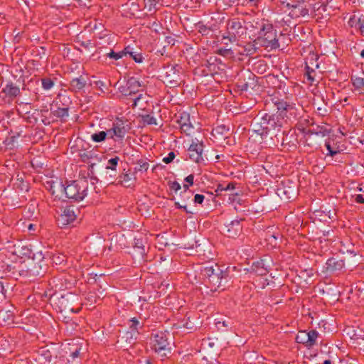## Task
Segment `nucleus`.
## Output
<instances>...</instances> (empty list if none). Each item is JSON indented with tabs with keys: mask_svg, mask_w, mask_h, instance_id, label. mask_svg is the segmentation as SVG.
Masks as SVG:
<instances>
[{
	"mask_svg": "<svg viewBox=\"0 0 364 364\" xmlns=\"http://www.w3.org/2000/svg\"><path fill=\"white\" fill-rule=\"evenodd\" d=\"M252 26L257 31V38L254 41L256 44L270 50L279 47L277 31L268 20H257Z\"/></svg>",
	"mask_w": 364,
	"mask_h": 364,
	"instance_id": "1",
	"label": "nucleus"
},
{
	"mask_svg": "<svg viewBox=\"0 0 364 364\" xmlns=\"http://www.w3.org/2000/svg\"><path fill=\"white\" fill-rule=\"evenodd\" d=\"M58 188L61 191H64L68 198L80 201L82 200L87 195V182L85 181H73L66 186L62 183H57L56 186H51L52 193L55 194V188Z\"/></svg>",
	"mask_w": 364,
	"mask_h": 364,
	"instance_id": "2",
	"label": "nucleus"
},
{
	"mask_svg": "<svg viewBox=\"0 0 364 364\" xmlns=\"http://www.w3.org/2000/svg\"><path fill=\"white\" fill-rule=\"evenodd\" d=\"M247 28L245 21L240 18H232L227 23V33L223 36V40L230 43L235 42L246 36Z\"/></svg>",
	"mask_w": 364,
	"mask_h": 364,
	"instance_id": "3",
	"label": "nucleus"
},
{
	"mask_svg": "<svg viewBox=\"0 0 364 364\" xmlns=\"http://www.w3.org/2000/svg\"><path fill=\"white\" fill-rule=\"evenodd\" d=\"M151 344L153 350L162 359L171 352V342L169 333L164 331H157L152 334Z\"/></svg>",
	"mask_w": 364,
	"mask_h": 364,
	"instance_id": "4",
	"label": "nucleus"
},
{
	"mask_svg": "<svg viewBox=\"0 0 364 364\" xmlns=\"http://www.w3.org/2000/svg\"><path fill=\"white\" fill-rule=\"evenodd\" d=\"M318 336V333L316 330H311L309 332L301 331L297 334L296 341L310 348L315 345Z\"/></svg>",
	"mask_w": 364,
	"mask_h": 364,
	"instance_id": "5",
	"label": "nucleus"
},
{
	"mask_svg": "<svg viewBox=\"0 0 364 364\" xmlns=\"http://www.w3.org/2000/svg\"><path fill=\"white\" fill-rule=\"evenodd\" d=\"M203 144L202 141H199L197 139L192 140V143L188 149V154L190 159L196 163H200L203 161Z\"/></svg>",
	"mask_w": 364,
	"mask_h": 364,
	"instance_id": "6",
	"label": "nucleus"
},
{
	"mask_svg": "<svg viewBox=\"0 0 364 364\" xmlns=\"http://www.w3.org/2000/svg\"><path fill=\"white\" fill-rule=\"evenodd\" d=\"M274 124H275L274 119H269L267 121L264 118H261L255 119L252 126L253 131L263 138L266 136L270 131L269 125L273 126Z\"/></svg>",
	"mask_w": 364,
	"mask_h": 364,
	"instance_id": "7",
	"label": "nucleus"
},
{
	"mask_svg": "<svg viewBox=\"0 0 364 364\" xmlns=\"http://www.w3.org/2000/svg\"><path fill=\"white\" fill-rule=\"evenodd\" d=\"M107 130L108 138L112 139L114 141L122 139L127 132V129L122 121L114 122L112 128Z\"/></svg>",
	"mask_w": 364,
	"mask_h": 364,
	"instance_id": "8",
	"label": "nucleus"
},
{
	"mask_svg": "<svg viewBox=\"0 0 364 364\" xmlns=\"http://www.w3.org/2000/svg\"><path fill=\"white\" fill-rule=\"evenodd\" d=\"M144 85L136 78L131 77L127 82V87L123 88L121 92L125 96H135L142 91Z\"/></svg>",
	"mask_w": 364,
	"mask_h": 364,
	"instance_id": "9",
	"label": "nucleus"
},
{
	"mask_svg": "<svg viewBox=\"0 0 364 364\" xmlns=\"http://www.w3.org/2000/svg\"><path fill=\"white\" fill-rule=\"evenodd\" d=\"M177 122L180 126L181 132L186 135L191 134L194 127L191 122L189 113L186 112L180 113L177 118Z\"/></svg>",
	"mask_w": 364,
	"mask_h": 364,
	"instance_id": "10",
	"label": "nucleus"
},
{
	"mask_svg": "<svg viewBox=\"0 0 364 364\" xmlns=\"http://www.w3.org/2000/svg\"><path fill=\"white\" fill-rule=\"evenodd\" d=\"M256 85L255 75L248 73L247 75L240 77L237 82V87L242 91H247L250 88H253Z\"/></svg>",
	"mask_w": 364,
	"mask_h": 364,
	"instance_id": "11",
	"label": "nucleus"
},
{
	"mask_svg": "<svg viewBox=\"0 0 364 364\" xmlns=\"http://www.w3.org/2000/svg\"><path fill=\"white\" fill-rule=\"evenodd\" d=\"M225 228L227 236L232 238L238 236L242 230L240 221L238 220L231 221Z\"/></svg>",
	"mask_w": 364,
	"mask_h": 364,
	"instance_id": "12",
	"label": "nucleus"
},
{
	"mask_svg": "<svg viewBox=\"0 0 364 364\" xmlns=\"http://www.w3.org/2000/svg\"><path fill=\"white\" fill-rule=\"evenodd\" d=\"M277 106L281 115L287 117L296 115V108L293 105L288 104L286 102H279Z\"/></svg>",
	"mask_w": 364,
	"mask_h": 364,
	"instance_id": "13",
	"label": "nucleus"
},
{
	"mask_svg": "<svg viewBox=\"0 0 364 364\" xmlns=\"http://www.w3.org/2000/svg\"><path fill=\"white\" fill-rule=\"evenodd\" d=\"M166 80L172 87L179 85L181 81L179 71L176 70L175 67L171 68L169 71L166 72Z\"/></svg>",
	"mask_w": 364,
	"mask_h": 364,
	"instance_id": "14",
	"label": "nucleus"
},
{
	"mask_svg": "<svg viewBox=\"0 0 364 364\" xmlns=\"http://www.w3.org/2000/svg\"><path fill=\"white\" fill-rule=\"evenodd\" d=\"M63 225L69 224L76 219L75 210L71 207H66L60 216Z\"/></svg>",
	"mask_w": 364,
	"mask_h": 364,
	"instance_id": "15",
	"label": "nucleus"
},
{
	"mask_svg": "<svg viewBox=\"0 0 364 364\" xmlns=\"http://www.w3.org/2000/svg\"><path fill=\"white\" fill-rule=\"evenodd\" d=\"M344 267V262L336 258H330L326 262V269L329 272H334L341 270Z\"/></svg>",
	"mask_w": 364,
	"mask_h": 364,
	"instance_id": "16",
	"label": "nucleus"
},
{
	"mask_svg": "<svg viewBox=\"0 0 364 364\" xmlns=\"http://www.w3.org/2000/svg\"><path fill=\"white\" fill-rule=\"evenodd\" d=\"M222 273V270L216 266V273L208 279V282L212 289L216 290L217 288L220 287L223 279Z\"/></svg>",
	"mask_w": 364,
	"mask_h": 364,
	"instance_id": "17",
	"label": "nucleus"
},
{
	"mask_svg": "<svg viewBox=\"0 0 364 364\" xmlns=\"http://www.w3.org/2000/svg\"><path fill=\"white\" fill-rule=\"evenodd\" d=\"M287 6L290 7L289 4H288ZM291 8H292V9L290 12V14L293 17H304L309 15V9H306V7H304L301 4L291 5Z\"/></svg>",
	"mask_w": 364,
	"mask_h": 364,
	"instance_id": "18",
	"label": "nucleus"
},
{
	"mask_svg": "<svg viewBox=\"0 0 364 364\" xmlns=\"http://www.w3.org/2000/svg\"><path fill=\"white\" fill-rule=\"evenodd\" d=\"M251 271L256 274L261 276L266 275L268 272L267 269L264 267V264L262 260L253 262L252 265L251 266Z\"/></svg>",
	"mask_w": 364,
	"mask_h": 364,
	"instance_id": "19",
	"label": "nucleus"
},
{
	"mask_svg": "<svg viewBox=\"0 0 364 364\" xmlns=\"http://www.w3.org/2000/svg\"><path fill=\"white\" fill-rule=\"evenodd\" d=\"M2 92L6 96L15 97L20 94V89L13 83H9L3 88Z\"/></svg>",
	"mask_w": 364,
	"mask_h": 364,
	"instance_id": "20",
	"label": "nucleus"
},
{
	"mask_svg": "<svg viewBox=\"0 0 364 364\" xmlns=\"http://www.w3.org/2000/svg\"><path fill=\"white\" fill-rule=\"evenodd\" d=\"M85 85L86 80L82 76L74 78L70 81V88L75 92L84 88Z\"/></svg>",
	"mask_w": 364,
	"mask_h": 364,
	"instance_id": "21",
	"label": "nucleus"
},
{
	"mask_svg": "<svg viewBox=\"0 0 364 364\" xmlns=\"http://www.w3.org/2000/svg\"><path fill=\"white\" fill-rule=\"evenodd\" d=\"M119 178V183L124 187L129 188L134 185L135 178H132L129 173H122Z\"/></svg>",
	"mask_w": 364,
	"mask_h": 364,
	"instance_id": "22",
	"label": "nucleus"
},
{
	"mask_svg": "<svg viewBox=\"0 0 364 364\" xmlns=\"http://www.w3.org/2000/svg\"><path fill=\"white\" fill-rule=\"evenodd\" d=\"M353 85L355 90L360 94L364 93V78L360 77H354L351 79Z\"/></svg>",
	"mask_w": 364,
	"mask_h": 364,
	"instance_id": "23",
	"label": "nucleus"
},
{
	"mask_svg": "<svg viewBox=\"0 0 364 364\" xmlns=\"http://www.w3.org/2000/svg\"><path fill=\"white\" fill-rule=\"evenodd\" d=\"M146 96L145 94L141 92L138 93L132 98L133 105L132 107H135L137 106H143L144 104H146L147 102Z\"/></svg>",
	"mask_w": 364,
	"mask_h": 364,
	"instance_id": "24",
	"label": "nucleus"
},
{
	"mask_svg": "<svg viewBox=\"0 0 364 364\" xmlns=\"http://www.w3.org/2000/svg\"><path fill=\"white\" fill-rule=\"evenodd\" d=\"M129 52V46H127L124 48V49L122 51H119L118 53L111 51L109 53L107 54V56L113 58L114 60H118L122 58L123 56H126L127 55V53Z\"/></svg>",
	"mask_w": 364,
	"mask_h": 364,
	"instance_id": "25",
	"label": "nucleus"
},
{
	"mask_svg": "<svg viewBox=\"0 0 364 364\" xmlns=\"http://www.w3.org/2000/svg\"><path fill=\"white\" fill-rule=\"evenodd\" d=\"M107 136L108 137V130L106 132L100 131L92 134L91 135V139L95 142H102L105 140Z\"/></svg>",
	"mask_w": 364,
	"mask_h": 364,
	"instance_id": "26",
	"label": "nucleus"
},
{
	"mask_svg": "<svg viewBox=\"0 0 364 364\" xmlns=\"http://www.w3.org/2000/svg\"><path fill=\"white\" fill-rule=\"evenodd\" d=\"M313 10L314 12V16H317V19H318L321 18V16H322L321 11H326V6L323 3H316L313 6Z\"/></svg>",
	"mask_w": 364,
	"mask_h": 364,
	"instance_id": "27",
	"label": "nucleus"
},
{
	"mask_svg": "<svg viewBox=\"0 0 364 364\" xmlns=\"http://www.w3.org/2000/svg\"><path fill=\"white\" fill-rule=\"evenodd\" d=\"M51 112L54 117L63 119L68 116V108L58 107L56 109L52 110Z\"/></svg>",
	"mask_w": 364,
	"mask_h": 364,
	"instance_id": "28",
	"label": "nucleus"
},
{
	"mask_svg": "<svg viewBox=\"0 0 364 364\" xmlns=\"http://www.w3.org/2000/svg\"><path fill=\"white\" fill-rule=\"evenodd\" d=\"M306 76L307 80L312 83L314 81V77L316 75L314 66H311L309 62H306Z\"/></svg>",
	"mask_w": 364,
	"mask_h": 364,
	"instance_id": "29",
	"label": "nucleus"
},
{
	"mask_svg": "<svg viewBox=\"0 0 364 364\" xmlns=\"http://www.w3.org/2000/svg\"><path fill=\"white\" fill-rule=\"evenodd\" d=\"M229 132V128L227 127L225 125H220L218 126L215 128L213 129L212 134L213 136H215L216 134H226Z\"/></svg>",
	"mask_w": 364,
	"mask_h": 364,
	"instance_id": "30",
	"label": "nucleus"
},
{
	"mask_svg": "<svg viewBox=\"0 0 364 364\" xmlns=\"http://www.w3.org/2000/svg\"><path fill=\"white\" fill-rule=\"evenodd\" d=\"M215 273H216V269H215L213 266L205 267L202 270L203 275L204 277H207L208 279H210Z\"/></svg>",
	"mask_w": 364,
	"mask_h": 364,
	"instance_id": "31",
	"label": "nucleus"
},
{
	"mask_svg": "<svg viewBox=\"0 0 364 364\" xmlns=\"http://www.w3.org/2000/svg\"><path fill=\"white\" fill-rule=\"evenodd\" d=\"M119 159L118 156H115L114 158L110 159L107 161V164L106 166V169H110L112 171H115L118 164Z\"/></svg>",
	"mask_w": 364,
	"mask_h": 364,
	"instance_id": "32",
	"label": "nucleus"
},
{
	"mask_svg": "<svg viewBox=\"0 0 364 364\" xmlns=\"http://www.w3.org/2000/svg\"><path fill=\"white\" fill-rule=\"evenodd\" d=\"M142 121L144 124H148V125H156V119L155 117H154L152 115L150 114H146L142 116Z\"/></svg>",
	"mask_w": 364,
	"mask_h": 364,
	"instance_id": "33",
	"label": "nucleus"
},
{
	"mask_svg": "<svg viewBox=\"0 0 364 364\" xmlns=\"http://www.w3.org/2000/svg\"><path fill=\"white\" fill-rule=\"evenodd\" d=\"M42 87L44 90H50L54 85V82L48 77L43 78L41 80Z\"/></svg>",
	"mask_w": 364,
	"mask_h": 364,
	"instance_id": "34",
	"label": "nucleus"
},
{
	"mask_svg": "<svg viewBox=\"0 0 364 364\" xmlns=\"http://www.w3.org/2000/svg\"><path fill=\"white\" fill-rule=\"evenodd\" d=\"M149 164L143 160H139L137 162V166L135 169L138 171H146L149 168Z\"/></svg>",
	"mask_w": 364,
	"mask_h": 364,
	"instance_id": "35",
	"label": "nucleus"
},
{
	"mask_svg": "<svg viewBox=\"0 0 364 364\" xmlns=\"http://www.w3.org/2000/svg\"><path fill=\"white\" fill-rule=\"evenodd\" d=\"M198 31L202 35H208L211 31V29L206 25L198 23L197 25Z\"/></svg>",
	"mask_w": 364,
	"mask_h": 364,
	"instance_id": "36",
	"label": "nucleus"
},
{
	"mask_svg": "<svg viewBox=\"0 0 364 364\" xmlns=\"http://www.w3.org/2000/svg\"><path fill=\"white\" fill-rule=\"evenodd\" d=\"M129 328L132 330H138V328H141L143 326V323H140L139 321L136 318H132L129 320Z\"/></svg>",
	"mask_w": 364,
	"mask_h": 364,
	"instance_id": "37",
	"label": "nucleus"
},
{
	"mask_svg": "<svg viewBox=\"0 0 364 364\" xmlns=\"http://www.w3.org/2000/svg\"><path fill=\"white\" fill-rule=\"evenodd\" d=\"M318 58L314 55H312L307 58L306 62H309L311 66H314V70L318 68V63L317 62Z\"/></svg>",
	"mask_w": 364,
	"mask_h": 364,
	"instance_id": "38",
	"label": "nucleus"
},
{
	"mask_svg": "<svg viewBox=\"0 0 364 364\" xmlns=\"http://www.w3.org/2000/svg\"><path fill=\"white\" fill-rule=\"evenodd\" d=\"M127 55H129L136 63H141L143 60V57L141 54L132 52L130 48L129 52L127 53Z\"/></svg>",
	"mask_w": 364,
	"mask_h": 364,
	"instance_id": "39",
	"label": "nucleus"
},
{
	"mask_svg": "<svg viewBox=\"0 0 364 364\" xmlns=\"http://www.w3.org/2000/svg\"><path fill=\"white\" fill-rule=\"evenodd\" d=\"M189 186L190 185H188V184H184L183 185L184 191L181 193V196H186L188 200H189L192 196V193H191V191H188Z\"/></svg>",
	"mask_w": 364,
	"mask_h": 364,
	"instance_id": "40",
	"label": "nucleus"
},
{
	"mask_svg": "<svg viewBox=\"0 0 364 364\" xmlns=\"http://www.w3.org/2000/svg\"><path fill=\"white\" fill-rule=\"evenodd\" d=\"M91 157L92 156H91L90 152H84L80 154V159H81L82 161L85 162V163H89Z\"/></svg>",
	"mask_w": 364,
	"mask_h": 364,
	"instance_id": "41",
	"label": "nucleus"
},
{
	"mask_svg": "<svg viewBox=\"0 0 364 364\" xmlns=\"http://www.w3.org/2000/svg\"><path fill=\"white\" fill-rule=\"evenodd\" d=\"M175 158V154L173 151H171L168 153V156L166 157H164L163 159V161L168 164L171 163Z\"/></svg>",
	"mask_w": 364,
	"mask_h": 364,
	"instance_id": "42",
	"label": "nucleus"
},
{
	"mask_svg": "<svg viewBox=\"0 0 364 364\" xmlns=\"http://www.w3.org/2000/svg\"><path fill=\"white\" fill-rule=\"evenodd\" d=\"M218 53L223 56H228L232 53L230 49L220 48L218 50Z\"/></svg>",
	"mask_w": 364,
	"mask_h": 364,
	"instance_id": "43",
	"label": "nucleus"
},
{
	"mask_svg": "<svg viewBox=\"0 0 364 364\" xmlns=\"http://www.w3.org/2000/svg\"><path fill=\"white\" fill-rule=\"evenodd\" d=\"M204 196L200 194H196L194 197V202L196 203L201 204L204 200Z\"/></svg>",
	"mask_w": 364,
	"mask_h": 364,
	"instance_id": "44",
	"label": "nucleus"
},
{
	"mask_svg": "<svg viewBox=\"0 0 364 364\" xmlns=\"http://www.w3.org/2000/svg\"><path fill=\"white\" fill-rule=\"evenodd\" d=\"M358 18H356L355 16H353V17H351L348 21V23L349 25L351 26V27H358Z\"/></svg>",
	"mask_w": 364,
	"mask_h": 364,
	"instance_id": "45",
	"label": "nucleus"
},
{
	"mask_svg": "<svg viewBox=\"0 0 364 364\" xmlns=\"http://www.w3.org/2000/svg\"><path fill=\"white\" fill-rule=\"evenodd\" d=\"M246 4H250V6H257L262 0H243Z\"/></svg>",
	"mask_w": 364,
	"mask_h": 364,
	"instance_id": "46",
	"label": "nucleus"
},
{
	"mask_svg": "<svg viewBox=\"0 0 364 364\" xmlns=\"http://www.w3.org/2000/svg\"><path fill=\"white\" fill-rule=\"evenodd\" d=\"M181 185L179 183L174 181L171 184V189L175 191H178L181 189Z\"/></svg>",
	"mask_w": 364,
	"mask_h": 364,
	"instance_id": "47",
	"label": "nucleus"
},
{
	"mask_svg": "<svg viewBox=\"0 0 364 364\" xmlns=\"http://www.w3.org/2000/svg\"><path fill=\"white\" fill-rule=\"evenodd\" d=\"M194 175L190 174L185 178V181L188 183V185L192 186L193 184Z\"/></svg>",
	"mask_w": 364,
	"mask_h": 364,
	"instance_id": "48",
	"label": "nucleus"
},
{
	"mask_svg": "<svg viewBox=\"0 0 364 364\" xmlns=\"http://www.w3.org/2000/svg\"><path fill=\"white\" fill-rule=\"evenodd\" d=\"M358 28L362 33H364V21L360 18H358Z\"/></svg>",
	"mask_w": 364,
	"mask_h": 364,
	"instance_id": "49",
	"label": "nucleus"
},
{
	"mask_svg": "<svg viewBox=\"0 0 364 364\" xmlns=\"http://www.w3.org/2000/svg\"><path fill=\"white\" fill-rule=\"evenodd\" d=\"M5 289H4V284L1 281H0V298L1 299H4L6 295H5Z\"/></svg>",
	"mask_w": 364,
	"mask_h": 364,
	"instance_id": "50",
	"label": "nucleus"
},
{
	"mask_svg": "<svg viewBox=\"0 0 364 364\" xmlns=\"http://www.w3.org/2000/svg\"><path fill=\"white\" fill-rule=\"evenodd\" d=\"M355 201L358 203H364V197L363 195L358 194L355 196Z\"/></svg>",
	"mask_w": 364,
	"mask_h": 364,
	"instance_id": "51",
	"label": "nucleus"
},
{
	"mask_svg": "<svg viewBox=\"0 0 364 364\" xmlns=\"http://www.w3.org/2000/svg\"><path fill=\"white\" fill-rule=\"evenodd\" d=\"M64 256H56V257H53V262H55L56 264L59 263L60 264L63 260H64Z\"/></svg>",
	"mask_w": 364,
	"mask_h": 364,
	"instance_id": "52",
	"label": "nucleus"
},
{
	"mask_svg": "<svg viewBox=\"0 0 364 364\" xmlns=\"http://www.w3.org/2000/svg\"><path fill=\"white\" fill-rule=\"evenodd\" d=\"M80 348H77L75 351H73L72 353H71V356L73 358H77L79 356V354H80Z\"/></svg>",
	"mask_w": 364,
	"mask_h": 364,
	"instance_id": "53",
	"label": "nucleus"
},
{
	"mask_svg": "<svg viewBox=\"0 0 364 364\" xmlns=\"http://www.w3.org/2000/svg\"><path fill=\"white\" fill-rule=\"evenodd\" d=\"M95 85L102 90V87H105V83L101 80H98L95 82Z\"/></svg>",
	"mask_w": 364,
	"mask_h": 364,
	"instance_id": "54",
	"label": "nucleus"
},
{
	"mask_svg": "<svg viewBox=\"0 0 364 364\" xmlns=\"http://www.w3.org/2000/svg\"><path fill=\"white\" fill-rule=\"evenodd\" d=\"M235 183H229L226 186L225 188H224V191H228V190H232L235 188Z\"/></svg>",
	"mask_w": 364,
	"mask_h": 364,
	"instance_id": "55",
	"label": "nucleus"
},
{
	"mask_svg": "<svg viewBox=\"0 0 364 364\" xmlns=\"http://www.w3.org/2000/svg\"><path fill=\"white\" fill-rule=\"evenodd\" d=\"M328 154L331 155V156L336 155L338 153V151H333V149H331L330 151H328Z\"/></svg>",
	"mask_w": 364,
	"mask_h": 364,
	"instance_id": "56",
	"label": "nucleus"
},
{
	"mask_svg": "<svg viewBox=\"0 0 364 364\" xmlns=\"http://www.w3.org/2000/svg\"><path fill=\"white\" fill-rule=\"evenodd\" d=\"M181 209H183L186 213H192L191 211H190L189 210H188L187 208V205H183L182 206V208Z\"/></svg>",
	"mask_w": 364,
	"mask_h": 364,
	"instance_id": "57",
	"label": "nucleus"
},
{
	"mask_svg": "<svg viewBox=\"0 0 364 364\" xmlns=\"http://www.w3.org/2000/svg\"><path fill=\"white\" fill-rule=\"evenodd\" d=\"M0 318L5 321V313L2 311L0 312Z\"/></svg>",
	"mask_w": 364,
	"mask_h": 364,
	"instance_id": "58",
	"label": "nucleus"
},
{
	"mask_svg": "<svg viewBox=\"0 0 364 364\" xmlns=\"http://www.w3.org/2000/svg\"><path fill=\"white\" fill-rule=\"evenodd\" d=\"M175 205L176 208H180V209H181L182 206H183V205L180 204L178 202H176Z\"/></svg>",
	"mask_w": 364,
	"mask_h": 364,
	"instance_id": "59",
	"label": "nucleus"
},
{
	"mask_svg": "<svg viewBox=\"0 0 364 364\" xmlns=\"http://www.w3.org/2000/svg\"><path fill=\"white\" fill-rule=\"evenodd\" d=\"M326 147L328 149V151H330L331 149H332V148L328 142L326 143Z\"/></svg>",
	"mask_w": 364,
	"mask_h": 364,
	"instance_id": "60",
	"label": "nucleus"
},
{
	"mask_svg": "<svg viewBox=\"0 0 364 364\" xmlns=\"http://www.w3.org/2000/svg\"><path fill=\"white\" fill-rule=\"evenodd\" d=\"M220 323H222V325L225 327H227L228 326L226 321H223V322L218 321V324H220Z\"/></svg>",
	"mask_w": 364,
	"mask_h": 364,
	"instance_id": "61",
	"label": "nucleus"
},
{
	"mask_svg": "<svg viewBox=\"0 0 364 364\" xmlns=\"http://www.w3.org/2000/svg\"><path fill=\"white\" fill-rule=\"evenodd\" d=\"M224 188H225V186L222 184H220L218 186V188H220L221 191H224Z\"/></svg>",
	"mask_w": 364,
	"mask_h": 364,
	"instance_id": "62",
	"label": "nucleus"
},
{
	"mask_svg": "<svg viewBox=\"0 0 364 364\" xmlns=\"http://www.w3.org/2000/svg\"><path fill=\"white\" fill-rule=\"evenodd\" d=\"M323 364H331V362L329 360H326Z\"/></svg>",
	"mask_w": 364,
	"mask_h": 364,
	"instance_id": "63",
	"label": "nucleus"
},
{
	"mask_svg": "<svg viewBox=\"0 0 364 364\" xmlns=\"http://www.w3.org/2000/svg\"><path fill=\"white\" fill-rule=\"evenodd\" d=\"M360 55L363 58H364V49L361 51Z\"/></svg>",
	"mask_w": 364,
	"mask_h": 364,
	"instance_id": "64",
	"label": "nucleus"
}]
</instances>
